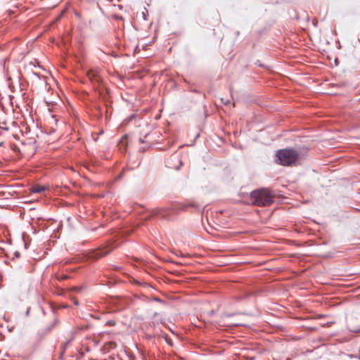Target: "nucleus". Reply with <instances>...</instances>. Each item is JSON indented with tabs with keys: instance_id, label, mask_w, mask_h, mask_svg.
Listing matches in <instances>:
<instances>
[{
	"instance_id": "1",
	"label": "nucleus",
	"mask_w": 360,
	"mask_h": 360,
	"mask_svg": "<svg viewBox=\"0 0 360 360\" xmlns=\"http://www.w3.org/2000/svg\"><path fill=\"white\" fill-rule=\"evenodd\" d=\"M275 196L274 191L264 188L253 191L250 193V200L257 206H269L274 202Z\"/></svg>"
},
{
	"instance_id": "2",
	"label": "nucleus",
	"mask_w": 360,
	"mask_h": 360,
	"mask_svg": "<svg viewBox=\"0 0 360 360\" xmlns=\"http://www.w3.org/2000/svg\"><path fill=\"white\" fill-rule=\"evenodd\" d=\"M299 153L293 149H281L277 151L276 158L278 162L283 166L295 165L299 159Z\"/></svg>"
},
{
	"instance_id": "3",
	"label": "nucleus",
	"mask_w": 360,
	"mask_h": 360,
	"mask_svg": "<svg viewBox=\"0 0 360 360\" xmlns=\"http://www.w3.org/2000/svg\"><path fill=\"white\" fill-rule=\"evenodd\" d=\"M111 252V249L105 248H99L94 250L90 255L89 257L93 259H98Z\"/></svg>"
},
{
	"instance_id": "4",
	"label": "nucleus",
	"mask_w": 360,
	"mask_h": 360,
	"mask_svg": "<svg viewBox=\"0 0 360 360\" xmlns=\"http://www.w3.org/2000/svg\"><path fill=\"white\" fill-rule=\"evenodd\" d=\"M86 75L89 80L93 83L99 84L101 82L98 70H90L87 72Z\"/></svg>"
},
{
	"instance_id": "5",
	"label": "nucleus",
	"mask_w": 360,
	"mask_h": 360,
	"mask_svg": "<svg viewBox=\"0 0 360 360\" xmlns=\"http://www.w3.org/2000/svg\"><path fill=\"white\" fill-rule=\"evenodd\" d=\"M47 188H48V187H46V186H40V185H34L30 189L32 193H40L45 191Z\"/></svg>"
},
{
	"instance_id": "6",
	"label": "nucleus",
	"mask_w": 360,
	"mask_h": 360,
	"mask_svg": "<svg viewBox=\"0 0 360 360\" xmlns=\"http://www.w3.org/2000/svg\"><path fill=\"white\" fill-rule=\"evenodd\" d=\"M106 325L109 326H113L115 325V321L113 320H110L106 322Z\"/></svg>"
},
{
	"instance_id": "7",
	"label": "nucleus",
	"mask_w": 360,
	"mask_h": 360,
	"mask_svg": "<svg viewBox=\"0 0 360 360\" xmlns=\"http://www.w3.org/2000/svg\"><path fill=\"white\" fill-rule=\"evenodd\" d=\"M68 278V276H57V278H58V280H65V279H67Z\"/></svg>"
},
{
	"instance_id": "8",
	"label": "nucleus",
	"mask_w": 360,
	"mask_h": 360,
	"mask_svg": "<svg viewBox=\"0 0 360 360\" xmlns=\"http://www.w3.org/2000/svg\"><path fill=\"white\" fill-rule=\"evenodd\" d=\"M126 139V135L123 136L122 139ZM120 143L123 144L124 143V140H122L120 141Z\"/></svg>"
},
{
	"instance_id": "9",
	"label": "nucleus",
	"mask_w": 360,
	"mask_h": 360,
	"mask_svg": "<svg viewBox=\"0 0 360 360\" xmlns=\"http://www.w3.org/2000/svg\"><path fill=\"white\" fill-rule=\"evenodd\" d=\"M74 303H75V305H78V304H79V302H78V301H77V300H75V301H74Z\"/></svg>"
},
{
	"instance_id": "10",
	"label": "nucleus",
	"mask_w": 360,
	"mask_h": 360,
	"mask_svg": "<svg viewBox=\"0 0 360 360\" xmlns=\"http://www.w3.org/2000/svg\"><path fill=\"white\" fill-rule=\"evenodd\" d=\"M72 290H77V288L75 287V288H72Z\"/></svg>"
},
{
	"instance_id": "11",
	"label": "nucleus",
	"mask_w": 360,
	"mask_h": 360,
	"mask_svg": "<svg viewBox=\"0 0 360 360\" xmlns=\"http://www.w3.org/2000/svg\"><path fill=\"white\" fill-rule=\"evenodd\" d=\"M155 300L158 301V302H160V300L156 298Z\"/></svg>"
}]
</instances>
